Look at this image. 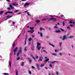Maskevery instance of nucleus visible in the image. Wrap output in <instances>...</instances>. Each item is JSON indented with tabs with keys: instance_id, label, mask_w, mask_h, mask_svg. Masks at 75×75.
<instances>
[{
	"instance_id": "obj_55",
	"label": "nucleus",
	"mask_w": 75,
	"mask_h": 75,
	"mask_svg": "<svg viewBox=\"0 0 75 75\" xmlns=\"http://www.w3.org/2000/svg\"><path fill=\"white\" fill-rule=\"evenodd\" d=\"M21 47H20V48L19 51H21Z\"/></svg>"
},
{
	"instance_id": "obj_35",
	"label": "nucleus",
	"mask_w": 75,
	"mask_h": 75,
	"mask_svg": "<svg viewBox=\"0 0 75 75\" xmlns=\"http://www.w3.org/2000/svg\"><path fill=\"white\" fill-rule=\"evenodd\" d=\"M59 44L60 45V47H61V45H62V42H60L59 43Z\"/></svg>"
},
{
	"instance_id": "obj_9",
	"label": "nucleus",
	"mask_w": 75,
	"mask_h": 75,
	"mask_svg": "<svg viewBox=\"0 0 75 75\" xmlns=\"http://www.w3.org/2000/svg\"><path fill=\"white\" fill-rule=\"evenodd\" d=\"M13 17V16H7V18H10L11 17Z\"/></svg>"
},
{
	"instance_id": "obj_47",
	"label": "nucleus",
	"mask_w": 75,
	"mask_h": 75,
	"mask_svg": "<svg viewBox=\"0 0 75 75\" xmlns=\"http://www.w3.org/2000/svg\"><path fill=\"white\" fill-rule=\"evenodd\" d=\"M69 23H70V24H71V23H73V22H72L71 21H70L69 22Z\"/></svg>"
},
{
	"instance_id": "obj_29",
	"label": "nucleus",
	"mask_w": 75,
	"mask_h": 75,
	"mask_svg": "<svg viewBox=\"0 0 75 75\" xmlns=\"http://www.w3.org/2000/svg\"><path fill=\"white\" fill-rule=\"evenodd\" d=\"M16 75H18V71L17 70H16Z\"/></svg>"
},
{
	"instance_id": "obj_53",
	"label": "nucleus",
	"mask_w": 75,
	"mask_h": 75,
	"mask_svg": "<svg viewBox=\"0 0 75 75\" xmlns=\"http://www.w3.org/2000/svg\"><path fill=\"white\" fill-rule=\"evenodd\" d=\"M27 13L28 14V16H30V14H29V12H27Z\"/></svg>"
},
{
	"instance_id": "obj_2",
	"label": "nucleus",
	"mask_w": 75,
	"mask_h": 75,
	"mask_svg": "<svg viewBox=\"0 0 75 75\" xmlns=\"http://www.w3.org/2000/svg\"><path fill=\"white\" fill-rule=\"evenodd\" d=\"M17 50H18V47H16V48L14 49L13 51V52H14V55H16V52L17 51Z\"/></svg>"
},
{
	"instance_id": "obj_25",
	"label": "nucleus",
	"mask_w": 75,
	"mask_h": 75,
	"mask_svg": "<svg viewBox=\"0 0 75 75\" xmlns=\"http://www.w3.org/2000/svg\"><path fill=\"white\" fill-rule=\"evenodd\" d=\"M42 58H40L39 59V61H42Z\"/></svg>"
},
{
	"instance_id": "obj_38",
	"label": "nucleus",
	"mask_w": 75,
	"mask_h": 75,
	"mask_svg": "<svg viewBox=\"0 0 75 75\" xmlns=\"http://www.w3.org/2000/svg\"><path fill=\"white\" fill-rule=\"evenodd\" d=\"M18 10H15L14 11L15 13H17V12H18Z\"/></svg>"
},
{
	"instance_id": "obj_62",
	"label": "nucleus",
	"mask_w": 75,
	"mask_h": 75,
	"mask_svg": "<svg viewBox=\"0 0 75 75\" xmlns=\"http://www.w3.org/2000/svg\"><path fill=\"white\" fill-rule=\"evenodd\" d=\"M32 68H33V69H34V66H32Z\"/></svg>"
},
{
	"instance_id": "obj_8",
	"label": "nucleus",
	"mask_w": 75,
	"mask_h": 75,
	"mask_svg": "<svg viewBox=\"0 0 75 75\" xmlns=\"http://www.w3.org/2000/svg\"><path fill=\"white\" fill-rule=\"evenodd\" d=\"M52 20H53V21H57V19L55 18H53Z\"/></svg>"
},
{
	"instance_id": "obj_32",
	"label": "nucleus",
	"mask_w": 75,
	"mask_h": 75,
	"mask_svg": "<svg viewBox=\"0 0 75 75\" xmlns=\"http://www.w3.org/2000/svg\"><path fill=\"white\" fill-rule=\"evenodd\" d=\"M22 51L19 50L18 52L20 54V53H21Z\"/></svg>"
},
{
	"instance_id": "obj_12",
	"label": "nucleus",
	"mask_w": 75,
	"mask_h": 75,
	"mask_svg": "<svg viewBox=\"0 0 75 75\" xmlns=\"http://www.w3.org/2000/svg\"><path fill=\"white\" fill-rule=\"evenodd\" d=\"M12 5L14 6H17V5H18V4H17L13 3Z\"/></svg>"
},
{
	"instance_id": "obj_34",
	"label": "nucleus",
	"mask_w": 75,
	"mask_h": 75,
	"mask_svg": "<svg viewBox=\"0 0 75 75\" xmlns=\"http://www.w3.org/2000/svg\"><path fill=\"white\" fill-rule=\"evenodd\" d=\"M40 36L41 37H42V33H40Z\"/></svg>"
},
{
	"instance_id": "obj_59",
	"label": "nucleus",
	"mask_w": 75,
	"mask_h": 75,
	"mask_svg": "<svg viewBox=\"0 0 75 75\" xmlns=\"http://www.w3.org/2000/svg\"><path fill=\"white\" fill-rule=\"evenodd\" d=\"M21 14V13H17V14Z\"/></svg>"
},
{
	"instance_id": "obj_4",
	"label": "nucleus",
	"mask_w": 75,
	"mask_h": 75,
	"mask_svg": "<svg viewBox=\"0 0 75 75\" xmlns=\"http://www.w3.org/2000/svg\"><path fill=\"white\" fill-rule=\"evenodd\" d=\"M39 66H40V64H37V68L39 70H40V67H39Z\"/></svg>"
},
{
	"instance_id": "obj_64",
	"label": "nucleus",
	"mask_w": 75,
	"mask_h": 75,
	"mask_svg": "<svg viewBox=\"0 0 75 75\" xmlns=\"http://www.w3.org/2000/svg\"><path fill=\"white\" fill-rule=\"evenodd\" d=\"M70 26L71 27H73V25H70Z\"/></svg>"
},
{
	"instance_id": "obj_58",
	"label": "nucleus",
	"mask_w": 75,
	"mask_h": 75,
	"mask_svg": "<svg viewBox=\"0 0 75 75\" xmlns=\"http://www.w3.org/2000/svg\"><path fill=\"white\" fill-rule=\"evenodd\" d=\"M12 24H15V22H12Z\"/></svg>"
},
{
	"instance_id": "obj_39",
	"label": "nucleus",
	"mask_w": 75,
	"mask_h": 75,
	"mask_svg": "<svg viewBox=\"0 0 75 75\" xmlns=\"http://www.w3.org/2000/svg\"><path fill=\"white\" fill-rule=\"evenodd\" d=\"M65 22H63V25L64 26L65 25Z\"/></svg>"
},
{
	"instance_id": "obj_18",
	"label": "nucleus",
	"mask_w": 75,
	"mask_h": 75,
	"mask_svg": "<svg viewBox=\"0 0 75 75\" xmlns=\"http://www.w3.org/2000/svg\"><path fill=\"white\" fill-rule=\"evenodd\" d=\"M52 18V17H51L50 19H49V21H51V20H52V18Z\"/></svg>"
},
{
	"instance_id": "obj_20",
	"label": "nucleus",
	"mask_w": 75,
	"mask_h": 75,
	"mask_svg": "<svg viewBox=\"0 0 75 75\" xmlns=\"http://www.w3.org/2000/svg\"><path fill=\"white\" fill-rule=\"evenodd\" d=\"M4 75H9V74L8 73H4Z\"/></svg>"
},
{
	"instance_id": "obj_15",
	"label": "nucleus",
	"mask_w": 75,
	"mask_h": 75,
	"mask_svg": "<svg viewBox=\"0 0 75 75\" xmlns=\"http://www.w3.org/2000/svg\"><path fill=\"white\" fill-rule=\"evenodd\" d=\"M8 11V13H9V14H11V13H13V11Z\"/></svg>"
},
{
	"instance_id": "obj_21",
	"label": "nucleus",
	"mask_w": 75,
	"mask_h": 75,
	"mask_svg": "<svg viewBox=\"0 0 75 75\" xmlns=\"http://www.w3.org/2000/svg\"><path fill=\"white\" fill-rule=\"evenodd\" d=\"M24 62H22L21 64V66H23L24 65Z\"/></svg>"
},
{
	"instance_id": "obj_51",
	"label": "nucleus",
	"mask_w": 75,
	"mask_h": 75,
	"mask_svg": "<svg viewBox=\"0 0 75 75\" xmlns=\"http://www.w3.org/2000/svg\"><path fill=\"white\" fill-rule=\"evenodd\" d=\"M19 59H20V57H18L17 58V60H19Z\"/></svg>"
},
{
	"instance_id": "obj_26",
	"label": "nucleus",
	"mask_w": 75,
	"mask_h": 75,
	"mask_svg": "<svg viewBox=\"0 0 75 75\" xmlns=\"http://www.w3.org/2000/svg\"><path fill=\"white\" fill-rule=\"evenodd\" d=\"M25 30H23V33H22V34L23 35H24V34H25Z\"/></svg>"
},
{
	"instance_id": "obj_56",
	"label": "nucleus",
	"mask_w": 75,
	"mask_h": 75,
	"mask_svg": "<svg viewBox=\"0 0 75 75\" xmlns=\"http://www.w3.org/2000/svg\"><path fill=\"white\" fill-rule=\"evenodd\" d=\"M20 60H23V57H21L20 59Z\"/></svg>"
},
{
	"instance_id": "obj_24",
	"label": "nucleus",
	"mask_w": 75,
	"mask_h": 75,
	"mask_svg": "<svg viewBox=\"0 0 75 75\" xmlns=\"http://www.w3.org/2000/svg\"><path fill=\"white\" fill-rule=\"evenodd\" d=\"M19 55H20V53L19 52H18V53L17 54V56H18V57L19 56Z\"/></svg>"
},
{
	"instance_id": "obj_48",
	"label": "nucleus",
	"mask_w": 75,
	"mask_h": 75,
	"mask_svg": "<svg viewBox=\"0 0 75 75\" xmlns=\"http://www.w3.org/2000/svg\"><path fill=\"white\" fill-rule=\"evenodd\" d=\"M31 49L32 50H34V47H31Z\"/></svg>"
},
{
	"instance_id": "obj_45",
	"label": "nucleus",
	"mask_w": 75,
	"mask_h": 75,
	"mask_svg": "<svg viewBox=\"0 0 75 75\" xmlns=\"http://www.w3.org/2000/svg\"><path fill=\"white\" fill-rule=\"evenodd\" d=\"M52 55H57V54H55V53H53L52 54Z\"/></svg>"
},
{
	"instance_id": "obj_42",
	"label": "nucleus",
	"mask_w": 75,
	"mask_h": 75,
	"mask_svg": "<svg viewBox=\"0 0 75 75\" xmlns=\"http://www.w3.org/2000/svg\"><path fill=\"white\" fill-rule=\"evenodd\" d=\"M57 51H58V50H55V52H57Z\"/></svg>"
},
{
	"instance_id": "obj_33",
	"label": "nucleus",
	"mask_w": 75,
	"mask_h": 75,
	"mask_svg": "<svg viewBox=\"0 0 75 75\" xmlns=\"http://www.w3.org/2000/svg\"><path fill=\"white\" fill-rule=\"evenodd\" d=\"M33 58L34 60H37V59H36L35 58V57H33Z\"/></svg>"
},
{
	"instance_id": "obj_37",
	"label": "nucleus",
	"mask_w": 75,
	"mask_h": 75,
	"mask_svg": "<svg viewBox=\"0 0 75 75\" xmlns=\"http://www.w3.org/2000/svg\"><path fill=\"white\" fill-rule=\"evenodd\" d=\"M44 64H41V67H44Z\"/></svg>"
},
{
	"instance_id": "obj_52",
	"label": "nucleus",
	"mask_w": 75,
	"mask_h": 75,
	"mask_svg": "<svg viewBox=\"0 0 75 75\" xmlns=\"http://www.w3.org/2000/svg\"><path fill=\"white\" fill-rule=\"evenodd\" d=\"M29 74H31V72L30 71H29Z\"/></svg>"
},
{
	"instance_id": "obj_44",
	"label": "nucleus",
	"mask_w": 75,
	"mask_h": 75,
	"mask_svg": "<svg viewBox=\"0 0 75 75\" xmlns=\"http://www.w3.org/2000/svg\"><path fill=\"white\" fill-rule=\"evenodd\" d=\"M54 28H58V26H54Z\"/></svg>"
},
{
	"instance_id": "obj_61",
	"label": "nucleus",
	"mask_w": 75,
	"mask_h": 75,
	"mask_svg": "<svg viewBox=\"0 0 75 75\" xmlns=\"http://www.w3.org/2000/svg\"><path fill=\"white\" fill-rule=\"evenodd\" d=\"M36 58H38V57L37 56H36Z\"/></svg>"
},
{
	"instance_id": "obj_36",
	"label": "nucleus",
	"mask_w": 75,
	"mask_h": 75,
	"mask_svg": "<svg viewBox=\"0 0 75 75\" xmlns=\"http://www.w3.org/2000/svg\"><path fill=\"white\" fill-rule=\"evenodd\" d=\"M15 45V42H14L13 45V46L12 47H13V48H14V46Z\"/></svg>"
},
{
	"instance_id": "obj_30",
	"label": "nucleus",
	"mask_w": 75,
	"mask_h": 75,
	"mask_svg": "<svg viewBox=\"0 0 75 75\" xmlns=\"http://www.w3.org/2000/svg\"><path fill=\"white\" fill-rule=\"evenodd\" d=\"M60 30L62 31H64V30L62 29V28H60Z\"/></svg>"
},
{
	"instance_id": "obj_6",
	"label": "nucleus",
	"mask_w": 75,
	"mask_h": 75,
	"mask_svg": "<svg viewBox=\"0 0 75 75\" xmlns=\"http://www.w3.org/2000/svg\"><path fill=\"white\" fill-rule=\"evenodd\" d=\"M50 60V59H45L44 60V62H47L48 61Z\"/></svg>"
},
{
	"instance_id": "obj_40",
	"label": "nucleus",
	"mask_w": 75,
	"mask_h": 75,
	"mask_svg": "<svg viewBox=\"0 0 75 75\" xmlns=\"http://www.w3.org/2000/svg\"><path fill=\"white\" fill-rule=\"evenodd\" d=\"M7 13H8V11L7 12H6V13H5V14L6 15H7V14H8Z\"/></svg>"
},
{
	"instance_id": "obj_10",
	"label": "nucleus",
	"mask_w": 75,
	"mask_h": 75,
	"mask_svg": "<svg viewBox=\"0 0 75 75\" xmlns=\"http://www.w3.org/2000/svg\"><path fill=\"white\" fill-rule=\"evenodd\" d=\"M60 31L59 30H56L55 31V32L56 33H60Z\"/></svg>"
},
{
	"instance_id": "obj_50",
	"label": "nucleus",
	"mask_w": 75,
	"mask_h": 75,
	"mask_svg": "<svg viewBox=\"0 0 75 75\" xmlns=\"http://www.w3.org/2000/svg\"><path fill=\"white\" fill-rule=\"evenodd\" d=\"M8 10H11V8L9 7L8 8Z\"/></svg>"
},
{
	"instance_id": "obj_41",
	"label": "nucleus",
	"mask_w": 75,
	"mask_h": 75,
	"mask_svg": "<svg viewBox=\"0 0 75 75\" xmlns=\"http://www.w3.org/2000/svg\"><path fill=\"white\" fill-rule=\"evenodd\" d=\"M44 20H46V18H44L42 20V21H44Z\"/></svg>"
},
{
	"instance_id": "obj_43",
	"label": "nucleus",
	"mask_w": 75,
	"mask_h": 75,
	"mask_svg": "<svg viewBox=\"0 0 75 75\" xmlns=\"http://www.w3.org/2000/svg\"><path fill=\"white\" fill-rule=\"evenodd\" d=\"M25 51H27V49H26V47H25V49H24Z\"/></svg>"
},
{
	"instance_id": "obj_17",
	"label": "nucleus",
	"mask_w": 75,
	"mask_h": 75,
	"mask_svg": "<svg viewBox=\"0 0 75 75\" xmlns=\"http://www.w3.org/2000/svg\"><path fill=\"white\" fill-rule=\"evenodd\" d=\"M27 38L26 37L25 38V44H26V41L27 40Z\"/></svg>"
},
{
	"instance_id": "obj_13",
	"label": "nucleus",
	"mask_w": 75,
	"mask_h": 75,
	"mask_svg": "<svg viewBox=\"0 0 75 75\" xmlns=\"http://www.w3.org/2000/svg\"><path fill=\"white\" fill-rule=\"evenodd\" d=\"M36 23H40V21L39 20H36Z\"/></svg>"
},
{
	"instance_id": "obj_54",
	"label": "nucleus",
	"mask_w": 75,
	"mask_h": 75,
	"mask_svg": "<svg viewBox=\"0 0 75 75\" xmlns=\"http://www.w3.org/2000/svg\"><path fill=\"white\" fill-rule=\"evenodd\" d=\"M43 52H45L46 53L47 52H46L45 50H43L42 51Z\"/></svg>"
},
{
	"instance_id": "obj_31",
	"label": "nucleus",
	"mask_w": 75,
	"mask_h": 75,
	"mask_svg": "<svg viewBox=\"0 0 75 75\" xmlns=\"http://www.w3.org/2000/svg\"><path fill=\"white\" fill-rule=\"evenodd\" d=\"M11 61H10L9 62V66H10V67H11Z\"/></svg>"
},
{
	"instance_id": "obj_57",
	"label": "nucleus",
	"mask_w": 75,
	"mask_h": 75,
	"mask_svg": "<svg viewBox=\"0 0 75 75\" xmlns=\"http://www.w3.org/2000/svg\"><path fill=\"white\" fill-rule=\"evenodd\" d=\"M56 73L58 75V73L57 71H56Z\"/></svg>"
},
{
	"instance_id": "obj_1",
	"label": "nucleus",
	"mask_w": 75,
	"mask_h": 75,
	"mask_svg": "<svg viewBox=\"0 0 75 75\" xmlns=\"http://www.w3.org/2000/svg\"><path fill=\"white\" fill-rule=\"evenodd\" d=\"M37 49L38 50V51H40V49L41 48V46H40V43L39 42H37Z\"/></svg>"
},
{
	"instance_id": "obj_22",
	"label": "nucleus",
	"mask_w": 75,
	"mask_h": 75,
	"mask_svg": "<svg viewBox=\"0 0 75 75\" xmlns=\"http://www.w3.org/2000/svg\"><path fill=\"white\" fill-rule=\"evenodd\" d=\"M49 45H52V46L53 47H54V45H52L50 43H49Z\"/></svg>"
},
{
	"instance_id": "obj_28",
	"label": "nucleus",
	"mask_w": 75,
	"mask_h": 75,
	"mask_svg": "<svg viewBox=\"0 0 75 75\" xmlns=\"http://www.w3.org/2000/svg\"><path fill=\"white\" fill-rule=\"evenodd\" d=\"M55 62H56V61H54L53 62H51V63H52V64H54V63H55Z\"/></svg>"
},
{
	"instance_id": "obj_19",
	"label": "nucleus",
	"mask_w": 75,
	"mask_h": 75,
	"mask_svg": "<svg viewBox=\"0 0 75 75\" xmlns=\"http://www.w3.org/2000/svg\"><path fill=\"white\" fill-rule=\"evenodd\" d=\"M34 27H31L30 28V30H33V29H34Z\"/></svg>"
},
{
	"instance_id": "obj_27",
	"label": "nucleus",
	"mask_w": 75,
	"mask_h": 75,
	"mask_svg": "<svg viewBox=\"0 0 75 75\" xmlns=\"http://www.w3.org/2000/svg\"><path fill=\"white\" fill-rule=\"evenodd\" d=\"M40 30H44V29L42 28H40Z\"/></svg>"
},
{
	"instance_id": "obj_5",
	"label": "nucleus",
	"mask_w": 75,
	"mask_h": 75,
	"mask_svg": "<svg viewBox=\"0 0 75 75\" xmlns=\"http://www.w3.org/2000/svg\"><path fill=\"white\" fill-rule=\"evenodd\" d=\"M9 7L11 8V9H14V7H13V6H12L10 4L9 5Z\"/></svg>"
},
{
	"instance_id": "obj_49",
	"label": "nucleus",
	"mask_w": 75,
	"mask_h": 75,
	"mask_svg": "<svg viewBox=\"0 0 75 75\" xmlns=\"http://www.w3.org/2000/svg\"><path fill=\"white\" fill-rule=\"evenodd\" d=\"M31 62H32L31 60L30 59V60H29V62L31 63Z\"/></svg>"
},
{
	"instance_id": "obj_7",
	"label": "nucleus",
	"mask_w": 75,
	"mask_h": 75,
	"mask_svg": "<svg viewBox=\"0 0 75 75\" xmlns=\"http://www.w3.org/2000/svg\"><path fill=\"white\" fill-rule=\"evenodd\" d=\"M66 38H67V37H66V36L65 35L63 36V38L62 39V40H65V39H66Z\"/></svg>"
},
{
	"instance_id": "obj_63",
	"label": "nucleus",
	"mask_w": 75,
	"mask_h": 75,
	"mask_svg": "<svg viewBox=\"0 0 75 75\" xmlns=\"http://www.w3.org/2000/svg\"><path fill=\"white\" fill-rule=\"evenodd\" d=\"M61 54H62L61 53H59V54L60 55H61Z\"/></svg>"
},
{
	"instance_id": "obj_23",
	"label": "nucleus",
	"mask_w": 75,
	"mask_h": 75,
	"mask_svg": "<svg viewBox=\"0 0 75 75\" xmlns=\"http://www.w3.org/2000/svg\"><path fill=\"white\" fill-rule=\"evenodd\" d=\"M74 37V36H70L69 37V38H73Z\"/></svg>"
},
{
	"instance_id": "obj_60",
	"label": "nucleus",
	"mask_w": 75,
	"mask_h": 75,
	"mask_svg": "<svg viewBox=\"0 0 75 75\" xmlns=\"http://www.w3.org/2000/svg\"><path fill=\"white\" fill-rule=\"evenodd\" d=\"M7 1H8V2H10V0H6Z\"/></svg>"
},
{
	"instance_id": "obj_16",
	"label": "nucleus",
	"mask_w": 75,
	"mask_h": 75,
	"mask_svg": "<svg viewBox=\"0 0 75 75\" xmlns=\"http://www.w3.org/2000/svg\"><path fill=\"white\" fill-rule=\"evenodd\" d=\"M32 40H33V39L32 38H30L29 39V41H31Z\"/></svg>"
},
{
	"instance_id": "obj_14",
	"label": "nucleus",
	"mask_w": 75,
	"mask_h": 75,
	"mask_svg": "<svg viewBox=\"0 0 75 75\" xmlns=\"http://www.w3.org/2000/svg\"><path fill=\"white\" fill-rule=\"evenodd\" d=\"M3 11H2L1 12H0V14H3Z\"/></svg>"
},
{
	"instance_id": "obj_3",
	"label": "nucleus",
	"mask_w": 75,
	"mask_h": 75,
	"mask_svg": "<svg viewBox=\"0 0 75 75\" xmlns=\"http://www.w3.org/2000/svg\"><path fill=\"white\" fill-rule=\"evenodd\" d=\"M34 32V30H28V32H30L31 33V34H33V32Z\"/></svg>"
},
{
	"instance_id": "obj_11",
	"label": "nucleus",
	"mask_w": 75,
	"mask_h": 75,
	"mask_svg": "<svg viewBox=\"0 0 75 75\" xmlns=\"http://www.w3.org/2000/svg\"><path fill=\"white\" fill-rule=\"evenodd\" d=\"M29 5V3H26L25 5H24V7H25L26 6H28Z\"/></svg>"
},
{
	"instance_id": "obj_46",
	"label": "nucleus",
	"mask_w": 75,
	"mask_h": 75,
	"mask_svg": "<svg viewBox=\"0 0 75 75\" xmlns=\"http://www.w3.org/2000/svg\"><path fill=\"white\" fill-rule=\"evenodd\" d=\"M50 67H52V64H50Z\"/></svg>"
}]
</instances>
